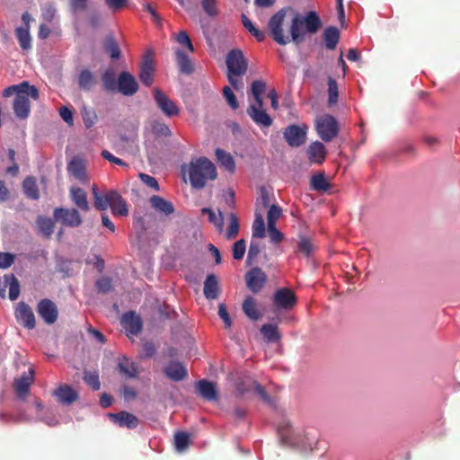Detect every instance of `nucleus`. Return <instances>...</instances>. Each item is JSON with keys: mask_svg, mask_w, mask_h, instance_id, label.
<instances>
[{"mask_svg": "<svg viewBox=\"0 0 460 460\" xmlns=\"http://www.w3.org/2000/svg\"><path fill=\"white\" fill-rule=\"evenodd\" d=\"M22 190L25 196L32 200H37L40 198V191L37 181L32 176H27L22 181Z\"/></svg>", "mask_w": 460, "mask_h": 460, "instance_id": "obj_35", "label": "nucleus"}, {"mask_svg": "<svg viewBox=\"0 0 460 460\" xmlns=\"http://www.w3.org/2000/svg\"><path fill=\"white\" fill-rule=\"evenodd\" d=\"M29 88V83L27 81H23L19 84H13L7 88H5L3 92L4 97H10L13 93L16 95L20 93H25V89Z\"/></svg>", "mask_w": 460, "mask_h": 460, "instance_id": "obj_56", "label": "nucleus"}, {"mask_svg": "<svg viewBox=\"0 0 460 460\" xmlns=\"http://www.w3.org/2000/svg\"><path fill=\"white\" fill-rule=\"evenodd\" d=\"M109 416L111 420L113 422L117 423L120 428H127L132 429H136L138 424L137 418L135 415L128 413L127 411H120L116 414L110 413Z\"/></svg>", "mask_w": 460, "mask_h": 460, "instance_id": "obj_24", "label": "nucleus"}, {"mask_svg": "<svg viewBox=\"0 0 460 460\" xmlns=\"http://www.w3.org/2000/svg\"><path fill=\"white\" fill-rule=\"evenodd\" d=\"M308 159L312 163L322 164L326 157V149L320 141L313 142L307 149Z\"/></svg>", "mask_w": 460, "mask_h": 460, "instance_id": "obj_28", "label": "nucleus"}, {"mask_svg": "<svg viewBox=\"0 0 460 460\" xmlns=\"http://www.w3.org/2000/svg\"><path fill=\"white\" fill-rule=\"evenodd\" d=\"M97 81L92 71L89 69H83L79 72L77 76V84L78 87L84 91L90 92L95 86Z\"/></svg>", "mask_w": 460, "mask_h": 460, "instance_id": "obj_29", "label": "nucleus"}, {"mask_svg": "<svg viewBox=\"0 0 460 460\" xmlns=\"http://www.w3.org/2000/svg\"><path fill=\"white\" fill-rule=\"evenodd\" d=\"M223 94H224V97L226 100L228 105L233 110H237L238 107H239V103L237 102V99H236L234 92L232 91V89L229 86H225L224 87Z\"/></svg>", "mask_w": 460, "mask_h": 460, "instance_id": "obj_60", "label": "nucleus"}, {"mask_svg": "<svg viewBox=\"0 0 460 460\" xmlns=\"http://www.w3.org/2000/svg\"><path fill=\"white\" fill-rule=\"evenodd\" d=\"M34 369L30 368L24 372L20 377L15 378L13 381V388L16 395L20 399H24L30 392V387L34 382Z\"/></svg>", "mask_w": 460, "mask_h": 460, "instance_id": "obj_15", "label": "nucleus"}, {"mask_svg": "<svg viewBox=\"0 0 460 460\" xmlns=\"http://www.w3.org/2000/svg\"><path fill=\"white\" fill-rule=\"evenodd\" d=\"M249 385H253V392L267 404H271V399L264 387L256 381H250Z\"/></svg>", "mask_w": 460, "mask_h": 460, "instance_id": "obj_57", "label": "nucleus"}, {"mask_svg": "<svg viewBox=\"0 0 460 460\" xmlns=\"http://www.w3.org/2000/svg\"><path fill=\"white\" fill-rule=\"evenodd\" d=\"M70 198L73 203L82 211L87 212L90 209V205L87 200L86 192L79 187L70 188Z\"/></svg>", "mask_w": 460, "mask_h": 460, "instance_id": "obj_27", "label": "nucleus"}, {"mask_svg": "<svg viewBox=\"0 0 460 460\" xmlns=\"http://www.w3.org/2000/svg\"><path fill=\"white\" fill-rule=\"evenodd\" d=\"M155 66L152 54H147L140 66L139 79L146 86H150L154 83Z\"/></svg>", "mask_w": 460, "mask_h": 460, "instance_id": "obj_18", "label": "nucleus"}, {"mask_svg": "<svg viewBox=\"0 0 460 460\" xmlns=\"http://www.w3.org/2000/svg\"><path fill=\"white\" fill-rule=\"evenodd\" d=\"M242 22L243 27L258 40L263 41L266 38L265 31L257 29L252 21L245 15L242 14Z\"/></svg>", "mask_w": 460, "mask_h": 460, "instance_id": "obj_47", "label": "nucleus"}, {"mask_svg": "<svg viewBox=\"0 0 460 460\" xmlns=\"http://www.w3.org/2000/svg\"><path fill=\"white\" fill-rule=\"evenodd\" d=\"M297 304V297L288 288L277 289L272 296V305L277 310L289 311Z\"/></svg>", "mask_w": 460, "mask_h": 460, "instance_id": "obj_7", "label": "nucleus"}, {"mask_svg": "<svg viewBox=\"0 0 460 460\" xmlns=\"http://www.w3.org/2000/svg\"><path fill=\"white\" fill-rule=\"evenodd\" d=\"M67 172L70 175L75 177L82 183H84L88 181L85 163L79 157H74L67 164Z\"/></svg>", "mask_w": 460, "mask_h": 460, "instance_id": "obj_20", "label": "nucleus"}, {"mask_svg": "<svg viewBox=\"0 0 460 460\" xmlns=\"http://www.w3.org/2000/svg\"><path fill=\"white\" fill-rule=\"evenodd\" d=\"M316 249V246L313 243L312 239L305 235H300L297 243V251L305 257H309L313 252Z\"/></svg>", "mask_w": 460, "mask_h": 460, "instance_id": "obj_46", "label": "nucleus"}, {"mask_svg": "<svg viewBox=\"0 0 460 460\" xmlns=\"http://www.w3.org/2000/svg\"><path fill=\"white\" fill-rule=\"evenodd\" d=\"M194 438V433H174V450L178 454L185 453Z\"/></svg>", "mask_w": 460, "mask_h": 460, "instance_id": "obj_31", "label": "nucleus"}, {"mask_svg": "<svg viewBox=\"0 0 460 460\" xmlns=\"http://www.w3.org/2000/svg\"><path fill=\"white\" fill-rule=\"evenodd\" d=\"M149 202L151 207L158 213L163 214L164 216H170L174 212L173 204L166 200L165 199L154 195L149 199Z\"/></svg>", "mask_w": 460, "mask_h": 460, "instance_id": "obj_26", "label": "nucleus"}, {"mask_svg": "<svg viewBox=\"0 0 460 460\" xmlns=\"http://www.w3.org/2000/svg\"><path fill=\"white\" fill-rule=\"evenodd\" d=\"M230 223L228 228L226 232V237L228 240L234 239L236 237L239 232V221L235 214L231 213L229 215Z\"/></svg>", "mask_w": 460, "mask_h": 460, "instance_id": "obj_53", "label": "nucleus"}, {"mask_svg": "<svg viewBox=\"0 0 460 460\" xmlns=\"http://www.w3.org/2000/svg\"><path fill=\"white\" fill-rule=\"evenodd\" d=\"M197 390L200 396L207 401H215L217 399V392L214 383L205 379L197 383Z\"/></svg>", "mask_w": 460, "mask_h": 460, "instance_id": "obj_30", "label": "nucleus"}, {"mask_svg": "<svg viewBox=\"0 0 460 460\" xmlns=\"http://www.w3.org/2000/svg\"><path fill=\"white\" fill-rule=\"evenodd\" d=\"M252 237L253 238H263L265 237V224L262 215L256 213L255 219L252 224Z\"/></svg>", "mask_w": 460, "mask_h": 460, "instance_id": "obj_48", "label": "nucleus"}, {"mask_svg": "<svg viewBox=\"0 0 460 460\" xmlns=\"http://www.w3.org/2000/svg\"><path fill=\"white\" fill-rule=\"evenodd\" d=\"M269 237L274 243H279L284 236L283 234L276 228V226H268Z\"/></svg>", "mask_w": 460, "mask_h": 460, "instance_id": "obj_63", "label": "nucleus"}, {"mask_svg": "<svg viewBox=\"0 0 460 460\" xmlns=\"http://www.w3.org/2000/svg\"><path fill=\"white\" fill-rule=\"evenodd\" d=\"M201 5L209 16H216L217 14L216 0H201Z\"/></svg>", "mask_w": 460, "mask_h": 460, "instance_id": "obj_62", "label": "nucleus"}, {"mask_svg": "<svg viewBox=\"0 0 460 460\" xmlns=\"http://www.w3.org/2000/svg\"><path fill=\"white\" fill-rule=\"evenodd\" d=\"M7 288H9L10 300H16L20 295V283L13 274L4 275L0 279V289L6 291Z\"/></svg>", "mask_w": 460, "mask_h": 460, "instance_id": "obj_23", "label": "nucleus"}, {"mask_svg": "<svg viewBox=\"0 0 460 460\" xmlns=\"http://www.w3.org/2000/svg\"><path fill=\"white\" fill-rule=\"evenodd\" d=\"M16 36L22 49L27 50L31 48V36L28 26L26 28H17Z\"/></svg>", "mask_w": 460, "mask_h": 460, "instance_id": "obj_50", "label": "nucleus"}, {"mask_svg": "<svg viewBox=\"0 0 460 460\" xmlns=\"http://www.w3.org/2000/svg\"><path fill=\"white\" fill-rule=\"evenodd\" d=\"M328 95L329 105L336 104L339 97V89L336 80L332 77L328 78Z\"/></svg>", "mask_w": 460, "mask_h": 460, "instance_id": "obj_51", "label": "nucleus"}, {"mask_svg": "<svg viewBox=\"0 0 460 460\" xmlns=\"http://www.w3.org/2000/svg\"><path fill=\"white\" fill-rule=\"evenodd\" d=\"M176 60L181 73L190 75L194 71L192 62L184 51H176Z\"/></svg>", "mask_w": 460, "mask_h": 460, "instance_id": "obj_42", "label": "nucleus"}, {"mask_svg": "<svg viewBox=\"0 0 460 460\" xmlns=\"http://www.w3.org/2000/svg\"><path fill=\"white\" fill-rule=\"evenodd\" d=\"M250 381H254L252 378H245L236 383V392L239 395H245L253 390V385H249Z\"/></svg>", "mask_w": 460, "mask_h": 460, "instance_id": "obj_61", "label": "nucleus"}, {"mask_svg": "<svg viewBox=\"0 0 460 460\" xmlns=\"http://www.w3.org/2000/svg\"><path fill=\"white\" fill-rule=\"evenodd\" d=\"M310 186L312 190L322 192H326L331 188L323 172L314 174L310 180Z\"/></svg>", "mask_w": 460, "mask_h": 460, "instance_id": "obj_40", "label": "nucleus"}, {"mask_svg": "<svg viewBox=\"0 0 460 460\" xmlns=\"http://www.w3.org/2000/svg\"><path fill=\"white\" fill-rule=\"evenodd\" d=\"M121 323L126 332L131 335H137L142 331L141 318L135 312L124 314Z\"/></svg>", "mask_w": 460, "mask_h": 460, "instance_id": "obj_19", "label": "nucleus"}, {"mask_svg": "<svg viewBox=\"0 0 460 460\" xmlns=\"http://www.w3.org/2000/svg\"><path fill=\"white\" fill-rule=\"evenodd\" d=\"M37 312L48 324H53L58 320V311L54 302L50 299H41L37 305Z\"/></svg>", "mask_w": 460, "mask_h": 460, "instance_id": "obj_13", "label": "nucleus"}, {"mask_svg": "<svg viewBox=\"0 0 460 460\" xmlns=\"http://www.w3.org/2000/svg\"><path fill=\"white\" fill-rule=\"evenodd\" d=\"M203 293L207 299L216 300L220 293L219 281L215 274H208L204 281Z\"/></svg>", "mask_w": 460, "mask_h": 460, "instance_id": "obj_25", "label": "nucleus"}, {"mask_svg": "<svg viewBox=\"0 0 460 460\" xmlns=\"http://www.w3.org/2000/svg\"><path fill=\"white\" fill-rule=\"evenodd\" d=\"M102 87L107 92H116L118 85V79L116 80V74L113 68H107L102 75Z\"/></svg>", "mask_w": 460, "mask_h": 460, "instance_id": "obj_37", "label": "nucleus"}, {"mask_svg": "<svg viewBox=\"0 0 460 460\" xmlns=\"http://www.w3.org/2000/svg\"><path fill=\"white\" fill-rule=\"evenodd\" d=\"M81 115L86 128H91L93 127L97 120V114L93 108L84 107L81 110Z\"/></svg>", "mask_w": 460, "mask_h": 460, "instance_id": "obj_49", "label": "nucleus"}, {"mask_svg": "<svg viewBox=\"0 0 460 460\" xmlns=\"http://www.w3.org/2000/svg\"><path fill=\"white\" fill-rule=\"evenodd\" d=\"M164 372L168 378L175 382L181 381L188 376L186 367L177 361H171L164 367Z\"/></svg>", "mask_w": 460, "mask_h": 460, "instance_id": "obj_22", "label": "nucleus"}, {"mask_svg": "<svg viewBox=\"0 0 460 460\" xmlns=\"http://www.w3.org/2000/svg\"><path fill=\"white\" fill-rule=\"evenodd\" d=\"M117 91L123 95L132 96L138 91V84L130 73L123 71L118 76Z\"/></svg>", "mask_w": 460, "mask_h": 460, "instance_id": "obj_14", "label": "nucleus"}, {"mask_svg": "<svg viewBox=\"0 0 460 460\" xmlns=\"http://www.w3.org/2000/svg\"><path fill=\"white\" fill-rule=\"evenodd\" d=\"M113 190H109L105 195H101L95 185L93 186V196L94 199V207L98 210H106L111 205V200L113 199Z\"/></svg>", "mask_w": 460, "mask_h": 460, "instance_id": "obj_34", "label": "nucleus"}, {"mask_svg": "<svg viewBox=\"0 0 460 460\" xmlns=\"http://www.w3.org/2000/svg\"><path fill=\"white\" fill-rule=\"evenodd\" d=\"M216 156L218 163H220V165L223 166L226 171L231 172L234 171L235 164L230 154L226 153L223 149L217 148Z\"/></svg>", "mask_w": 460, "mask_h": 460, "instance_id": "obj_44", "label": "nucleus"}, {"mask_svg": "<svg viewBox=\"0 0 460 460\" xmlns=\"http://www.w3.org/2000/svg\"><path fill=\"white\" fill-rule=\"evenodd\" d=\"M246 243L244 239L236 241L233 245V257L234 260H242L245 253Z\"/></svg>", "mask_w": 460, "mask_h": 460, "instance_id": "obj_58", "label": "nucleus"}, {"mask_svg": "<svg viewBox=\"0 0 460 460\" xmlns=\"http://www.w3.org/2000/svg\"><path fill=\"white\" fill-rule=\"evenodd\" d=\"M267 89V84L263 80H255L251 84V94L253 97L254 102H263L262 94Z\"/></svg>", "mask_w": 460, "mask_h": 460, "instance_id": "obj_45", "label": "nucleus"}, {"mask_svg": "<svg viewBox=\"0 0 460 460\" xmlns=\"http://www.w3.org/2000/svg\"><path fill=\"white\" fill-rule=\"evenodd\" d=\"M260 331L267 342H277L281 338L277 325L265 323L261 327Z\"/></svg>", "mask_w": 460, "mask_h": 460, "instance_id": "obj_41", "label": "nucleus"}, {"mask_svg": "<svg viewBox=\"0 0 460 460\" xmlns=\"http://www.w3.org/2000/svg\"><path fill=\"white\" fill-rule=\"evenodd\" d=\"M226 62L228 73L243 75L247 71L248 61L240 49L230 50L226 56Z\"/></svg>", "mask_w": 460, "mask_h": 460, "instance_id": "obj_8", "label": "nucleus"}, {"mask_svg": "<svg viewBox=\"0 0 460 460\" xmlns=\"http://www.w3.org/2000/svg\"><path fill=\"white\" fill-rule=\"evenodd\" d=\"M323 38L326 49L329 50H334L339 43L340 31L335 26H328L323 31Z\"/></svg>", "mask_w": 460, "mask_h": 460, "instance_id": "obj_32", "label": "nucleus"}, {"mask_svg": "<svg viewBox=\"0 0 460 460\" xmlns=\"http://www.w3.org/2000/svg\"><path fill=\"white\" fill-rule=\"evenodd\" d=\"M281 214L282 210L279 206L271 205L267 214L268 226H276V222Z\"/></svg>", "mask_w": 460, "mask_h": 460, "instance_id": "obj_59", "label": "nucleus"}, {"mask_svg": "<svg viewBox=\"0 0 460 460\" xmlns=\"http://www.w3.org/2000/svg\"><path fill=\"white\" fill-rule=\"evenodd\" d=\"M54 217L70 227H77L82 224V218L77 209L58 208L54 210Z\"/></svg>", "mask_w": 460, "mask_h": 460, "instance_id": "obj_12", "label": "nucleus"}, {"mask_svg": "<svg viewBox=\"0 0 460 460\" xmlns=\"http://www.w3.org/2000/svg\"><path fill=\"white\" fill-rule=\"evenodd\" d=\"M247 114L260 128H270L273 120L264 109V102H251L247 108Z\"/></svg>", "mask_w": 460, "mask_h": 460, "instance_id": "obj_10", "label": "nucleus"}, {"mask_svg": "<svg viewBox=\"0 0 460 460\" xmlns=\"http://www.w3.org/2000/svg\"><path fill=\"white\" fill-rule=\"evenodd\" d=\"M286 17L285 9H280L273 14L268 24L269 31L273 39L279 45H287L291 40V37L285 36L283 32V23Z\"/></svg>", "mask_w": 460, "mask_h": 460, "instance_id": "obj_6", "label": "nucleus"}, {"mask_svg": "<svg viewBox=\"0 0 460 460\" xmlns=\"http://www.w3.org/2000/svg\"><path fill=\"white\" fill-rule=\"evenodd\" d=\"M247 288L254 294L259 293L267 281V276L259 267L252 268L245 274Z\"/></svg>", "mask_w": 460, "mask_h": 460, "instance_id": "obj_11", "label": "nucleus"}, {"mask_svg": "<svg viewBox=\"0 0 460 460\" xmlns=\"http://www.w3.org/2000/svg\"><path fill=\"white\" fill-rule=\"evenodd\" d=\"M183 174L188 172L190 185L198 190L203 189L208 180H215L217 176L214 164L207 157L192 160L188 165L181 166Z\"/></svg>", "mask_w": 460, "mask_h": 460, "instance_id": "obj_2", "label": "nucleus"}, {"mask_svg": "<svg viewBox=\"0 0 460 460\" xmlns=\"http://www.w3.org/2000/svg\"><path fill=\"white\" fill-rule=\"evenodd\" d=\"M120 374L128 378H136L138 376V371L136 363L130 361L127 358H123L118 364Z\"/></svg>", "mask_w": 460, "mask_h": 460, "instance_id": "obj_36", "label": "nucleus"}, {"mask_svg": "<svg viewBox=\"0 0 460 460\" xmlns=\"http://www.w3.org/2000/svg\"><path fill=\"white\" fill-rule=\"evenodd\" d=\"M242 308L245 315L252 321H257L261 316V314L257 309L256 301L252 296H247L243 300Z\"/></svg>", "mask_w": 460, "mask_h": 460, "instance_id": "obj_38", "label": "nucleus"}, {"mask_svg": "<svg viewBox=\"0 0 460 460\" xmlns=\"http://www.w3.org/2000/svg\"><path fill=\"white\" fill-rule=\"evenodd\" d=\"M322 26V20L315 11H309L305 14L296 13L289 27L291 40L299 45L305 40L306 34L317 33Z\"/></svg>", "mask_w": 460, "mask_h": 460, "instance_id": "obj_1", "label": "nucleus"}, {"mask_svg": "<svg viewBox=\"0 0 460 460\" xmlns=\"http://www.w3.org/2000/svg\"><path fill=\"white\" fill-rule=\"evenodd\" d=\"M36 224L39 233L49 239L54 232V221L49 217L40 216L36 220Z\"/></svg>", "mask_w": 460, "mask_h": 460, "instance_id": "obj_39", "label": "nucleus"}, {"mask_svg": "<svg viewBox=\"0 0 460 460\" xmlns=\"http://www.w3.org/2000/svg\"><path fill=\"white\" fill-rule=\"evenodd\" d=\"M278 439L283 447L297 448L304 452L312 451L315 444L306 433H279Z\"/></svg>", "mask_w": 460, "mask_h": 460, "instance_id": "obj_4", "label": "nucleus"}, {"mask_svg": "<svg viewBox=\"0 0 460 460\" xmlns=\"http://www.w3.org/2000/svg\"><path fill=\"white\" fill-rule=\"evenodd\" d=\"M17 322L25 328L31 330L36 325V320L32 309L24 302L18 303L15 309Z\"/></svg>", "mask_w": 460, "mask_h": 460, "instance_id": "obj_16", "label": "nucleus"}, {"mask_svg": "<svg viewBox=\"0 0 460 460\" xmlns=\"http://www.w3.org/2000/svg\"><path fill=\"white\" fill-rule=\"evenodd\" d=\"M177 41L179 44L185 46L190 52L194 51L192 42L186 31H180L177 36Z\"/></svg>", "mask_w": 460, "mask_h": 460, "instance_id": "obj_64", "label": "nucleus"}, {"mask_svg": "<svg viewBox=\"0 0 460 460\" xmlns=\"http://www.w3.org/2000/svg\"><path fill=\"white\" fill-rule=\"evenodd\" d=\"M151 130H152V133L156 137H170L172 135V132H171V129L169 128V127L164 123V122H160V121H154L152 123V126H151Z\"/></svg>", "mask_w": 460, "mask_h": 460, "instance_id": "obj_52", "label": "nucleus"}, {"mask_svg": "<svg viewBox=\"0 0 460 460\" xmlns=\"http://www.w3.org/2000/svg\"><path fill=\"white\" fill-rule=\"evenodd\" d=\"M283 135L288 144L292 147L301 146L305 142L306 132L297 125L288 126Z\"/></svg>", "mask_w": 460, "mask_h": 460, "instance_id": "obj_17", "label": "nucleus"}, {"mask_svg": "<svg viewBox=\"0 0 460 460\" xmlns=\"http://www.w3.org/2000/svg\"><path fill=\"white\" fill-rule=\"evenodd\" d=\"M315 129L324 142H331L339 133L338 122L330 114H323L315 119Z\"/></svg>", "mask_w": 460, "mask_h": 460, "instance_id": "obj_5", "label": "nucleus"}, {"mask_svg": "<svg viewBox=\"0 0 460 460\" xmlns=\"http://www.w3.org/2000/svg\"><path fill=\"white\" fill-rule=\"evenodd\" d=\"M95 287L99 293L107 294L113 288L112 280L109 277H102L96 280Z\"/></svg>", "mask_w": 460, "mask_h": 460, "instance_id": "obj_55", "label": "nucleus"}, {"mask_svg": "<svg viewBox=\"0 0 460 460\" xmlns=\"http://www.w3.org/2000/svg\"><path fill=\"white\" fill-rule=\"evenodd\" d=\"M60 403L70 405L78 399V394L71 386L61 385L52 392Z\"/></svg>", "mask_w": 460, "mask_h": 460, "instance_id": "obj_21", "label": "nucleus"}, {"mask_svg": "<svg viewBox=\"0 0 460 460\" xmlns=\"http://www.w3.org/2000/svg\"><path fill=\"white\" fill-rule=\"evenodd\" d=\"M113 199L111 200V208L113 215L116 216H127L128 214V208L126 200L117 191H112Z\"/></svg>", "mask_w": 460, "mask_h": 460, "instance_id": "obj_33", "label": "nucleus"}, {"mask_svg": "<svg viewBox=\"0 0 460 460\" xmlns=\"http://www.w3.org/2000/svg\"><path fill=\"white\" fill-rule=\"evenodd\" d=\"M153 95L156 106L164 116L172 118L179 115L180 108L176 102L171 100L162 90L156 87L154 88Z\"/></svg>", "mask_w": 460, "mask_h": 460, "instance_id": "obj_9", "label": "nucleus"}, {"mask_svg": "<svg viewBox=\"0 0 460 460\" xmlns=\"http://www.w3.org/2000/svg\"><path fill=\"white\" fill-rule=\"evenodd\" d=\"M104 51L110 55L112 59H119L121 56L120 48L112 36H108L102 43Z\"/></svg>", "mask_w": 460, "mask_h": 460, "instance_id": "obj_43", "label": "nucleus"}, {"mask_svg": "<svg viewBox=\"0 0 460 460\" xmlns=\"http://www.w3.org/2000/svg\"><path fill=\"white\" fill-rule=\"evenodd\" d=\"M84 381L93 388L94 391H98L101 388V383L99 380V375L97 372H88L84 371Z\"/></svg>", "mask_w": 460, "mask_h": 460, "instance_id": "obj_54", "label": "nucleus"}, {"mask_svg": "<svg viewBox=\"0 0 460 460\" xmlns=\"http://www.w3.org/2000/svg\"><path fill=\"white\" fill-rule=\"evenodd\" d=\"M29 97L38 101L40 98L39 90L34 85H30L25 89V93H20L13 100V109L15 116L20 119H25L31 112V103Z\"/></svg>", "mask_w": 460, "mask_h": 460, "instance_id": "obj_3", "label": "nucleus"}]
</instances>
